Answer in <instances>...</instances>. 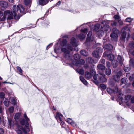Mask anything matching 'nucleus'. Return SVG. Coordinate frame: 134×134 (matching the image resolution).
I'll return each mask as SVG.
<instances>
[{
    "label": "nucleus",
    "instance_id": "1",
    "mask_svg": "<svg viewBox=\"0 0 134 134\" xmlns=\"http://www.w3.org/2000/svg\"><path fill=\"white\" fill-rule=\"evenodd\" d=\"M24 117L25 120L23 119H21L20 121L21 124L23 125H25V126L23 128L21 126L18 125L17 126L18 130L16 132L18 134H23V132L25 134L27 133L30 131V129L29 127V124L28 121L29 119L27 117L26 114L25 113Z\"/></svg>",
    "mask_w": 134,
    "mask_h": 134
},
{
    "label": "nucleus",
    "instance_id": "2",
    "mask_svg": "<svg viewBox=\"0 0 134 134\" xmlns=\"http://www.w3.org/2000/svg\"><path fill=\"white\" fill-rule=\"evenodd\" d=\"M67 42L66 40L64 39L60 43V45L62 47L61 51L63 53L64 57L67 59H70L72 55L70 54V52L72 51L73 48L69 44H67Z\"/></svg>",
    "mask_w": 134,
    "mask_h": 134
},
{
    "label": "nucleus",
    "instance_id": "3",
    "mask_svg": "<svg viewBox=\"0 0 134 134\" xmlns=\"http://www.w3.org/2000/svg\"><path fill=\"white\" fill-rule=\"evenodd\" d=\"M25 9L21 4L14 5L13 7V10L12 11L14 13V18L15 19H19L24 14Z\"/></svg>",
    "mask_w": 134,
    "mask_h": 134
},
{
    "label": "nucleus",
    "instance_id": "4",
    "mask_svg": "<svg viewBox=\"0 0 134 134\" xmlns=\"http://www.w3.org/2000/svg\"><path fill=\"white\" fill-rule=\"evenodd\" d=\"M4 15L3 16L7 17L8 20H10L13 19L14 17V13L12 11L9 10L5 11L4 12Z\"/></svg>",
    "mask_w": 134,
    "mask_h": 134
},
{
    "label": "nucleus",
    "instance_id": "5",
    "mask_svg": "<svg viewBox=\"0 0 134 134\" xmlns=\"http://www.w3.org/2000/svg\"><path fill=\"white\" fill-rule=\"evenodd\" d=\"M102 23L104 25L102 28L101 27V34L102 33V32L103 33L104 31H107L109 30H110L111 29L109 26L108 25L109 24L108 21H103Z\"/></svg>",
    "mask_w": 134,
    "mask_h": 134
},
{
    "label": "nucleus",
    "instance_id": "6",
    "mask_svg": "<svg viewBox=\"0 0 134 134\" xmlns=\"http://www.w3.org/2000/svg\"><path fill=\"white\" fill-rule=\"evenodd\" d=\"M128 25H126L121 30V32L122 34L121 36V39L122 40H124L125 38L126 35V32L127 30V29L129 31H130V28L128 27Z\"/></svg>",
    "mask_w": 134,
    "mask_h": 134
},
{
    "label": "nucleus",
    "instance_id": "7",
    "mask_svg": "<svg viewBox=\"0 0 134 134\" xmlns=\"http://www.w3.org/2000/svg\"><path fill=\"white\" fill-rule=\"evenodd\" d=\"M109 53L108 52L105 51L103 54V56L105 57H108L109 60H111L114 58V55L110 53L111 52L110 51H109Z\"/></svg>",
    "mask_w": 134,
    "mask_h": 134
},
{
    "label": "nucleus",
    "instance_id": "8",
    "mask_svg": "<svg viewBox=\"0 0 134 134\" xmlns=\"http://www.w3.org/2000/svg\"><path fill=\"white\" fill-rule=\"evenodd\" d=\"M85 63V61L83 59H81L79 60H77L76 62L73 61L72 64L75 65L77 66H80L81 65H83Z\"/></svg>",
    "mask_w": 134,
    "mask_h": 134
},
{
    "label": "nucleus",
    "instance_id": "9",
    "mask_svg": "<svg viewBox=\"0 0 134 134\" xmlns=\"http://www.w3.org/2000/svg\"><path fill=\"white\" fill-rule=\"evenodd\" d=\"M100 51V48H97L96 51L93 52L92 53L93 56L97 58H99Z\"/></svg>",
    "mask_w": 134,
    "mask_h": 134
},
{
    "label": "nucleus",
    "instance_id": "10",
    "mask_svg": "<svg viewBox=\"0 0 134 134\" xmlns=\"http://www.w3.org/2000/svg\"><path fill=\"white\" fill-rule=\"evenodd\" d=\"M116 91H114V90H112L110 88H108L107 89V92L109 94H110L112 93H114V94L118 92V89L117 87H116L115 89Z\"/></svg>",
    "mask_w": 134,
    "mask_h": 134
},
{
    "label": "nucleus",
    "instance_id": "11",
    "mask_svg": "<svg viewBox=\"0 0 134 134\" xmlns=\"http://www.w3.org/2000/svg\"><path fill=\"white\" fill-rule=\"evenodd\" d=\"M0 5L4 8H7L8 6V3L3 1H0Z\"/></svg>",
    "mask_w": 134,
    "mask_h": 134
},
{
    "label": "nucleus",
    "instance_id": "12",
    "mask_svg": "<svg viewBox=\"0 0 134 134\" xmlns=\"http://www.w3.org/2000/svg\"><path fill=\"white\" fill-rule=\"evenodd\" d=\"M103 48L105 49L110 50L113 48V47L110 44H108L104 45Z\"/></svg>",
    "mask_w": 134,
    "mask_h": 134
},
{
    "label": "nucleus",
    "instance_id": "13",
    "mask_svg": "<svg viewBox=\"0 0 134 134\" xmlns=\"http://www.w3.org/2000/svg\"><path fill=\"white\" fill-rule=\"evenodd\" d=\"M118 60L119 61V63L121 65H122L124 60L123 58L121 56L119 55L118 57Z\"/></svg>",
    "mask_w": 134,
    "mask_h": 134
},
{
    "label": "nucleus",
    "instance_id": "14",
    "mask_svg": "<svg viewBox=\"0 0 134 134\" xmlns=\"http://www.w3.org/2000/svg\"><path fill=\"white\" fill-rule=\"evenodd\" d=\"M70 43L74 47H76L77 46L76 42L75 39L74 37H72L71 38Z\"/></svg>",
    "mask_w": 134,
    "mask_h": 134
},
{
    "label": "nucleus",
    "instance_id": "15",
    "mask_svg": "<svg viewBox=\"0 0 134 134\" xmlns=\"http://www.w3.org/2000/svg\"><path fill=\"white\" fill-rule=\"evenodd\" d=\"M49 1V0H39L38 2L40 5H44L47 3Z\"/></svg>",
    "mask_w": 134,
    "mask_h": 134
},
{
    "label": "nucleus",
    "instance_id": "16",
    "mask_svg": "<svg viewBox=\"0 0 134 134\" xmlns=\"http://www.w3.org/2000/svg\"><path fill=\"white\" fill-rule=\"evenodd\" d=\"M8 122L9 125L10 127L13 126L14 125V123L13 121L12 120L11 118H8Z\"/></svg>",
    "mask_w": 134,
    "mask_h": 134
},
{
    "label": "nucleus",
    "instance_id": "17",
    "mask_svg": "<svg viewBox=\"0 0 134 134\" xmlns=\"http://www.w3.org/2000/svg\"><path fill=\"white\" fill-rule=\"evenodd\" d=\"M108 23H110L111 26L113 27L116 26H117V23L115 21H108Z\"/></svg>",
    "mask_w": 134,
    "mask_h": 134
},
{
    "label": "nucleus",
    "instance_id": "18",
    "mask_svg": "<svg viewBox=\"0 0 134 134\" xmlns=\"http://www.w3.org/2000/svg\"><path fill=\"white\" fill-rule=\"evenodd\" d=\"M98 76V74H95L93 76V78L94 79L93 82L97 85H98L99 83L98 81L97 80V77Z\"/></svg>",
    "mask_w": 134,
    "mask_h": 134
},
{
    "label": "nucleus",
    "instance_id": "19",
    "mask_svg": "<svg viewBox=\"0 0 134 134\" xmlns=\"http://www.w3.org/2000/svg\"><path fill=\"white\" fill-rule=\"evenodd\" d=\"M113 67L114 68H116L118 65V62L116 60H112L111 62Z\"/></svg>",
    "mask_w": 134,
    "mask_h": 134
},
{
    "label": "nucleus",
    "instance_id": "20",
    "mask_svg": "<svg viewBox=\"0 0 134 134\" xmlns=\"http://www.w3.org/2000/svg\"><path fill=\"white\" fill-rule=\"evenodd\" d=\"M80 79L81 81L85 85H86L87 84V82L84 79L83 77L82 76H80Z\"/></svg>",
    "mask_w": 134,
    "mask_h": 134
},
{
    "label": "nucleus",
    "instance_id": "21",
    "mask_svg": "<svg viewBox=\"0 0 134 134\" xmlns=\"http://www.w3.org/2000/svg\"><path fill=\"white\" fill-rule=\"evenodd\" d=\"M3 101L4 103L5 106L7 107L9 106V102L8 99L7 98L3 99Z\"/></svg>",
    "mask_w": 134,
    "mask_h": 134
},
{
    "label": "nucleus",
    "instance_id": "22",
    "mask_svg": "<svg viewBox=\"0 0 134 134\" xmlns=\"http://www.w3.org/2000/svg\"><path fill=\"white\" fill-rule=\"evenodd\" d=\"M85 75L86 78L87 79H90L92 77V74L88 72H86L85 73Z\"/></svg>",
    "mask_w": 134,
    "mask_h": 134
},
{
    "label": "nucleus",
    "instance_id": "23",
    "mask_svg": "<svg viewBox=\"0 0 134 134\" xmlns=\"http://www.w3.org/2000/svg\"><path fill=\"white\" fill-rule=\"evenodd\" d=\"M74 60L73 61H74V62L77 61V60H78V59L80 58V56L79 55V54H75L74 56Z\"/></svg>",
    "mask_w": 134,
    "mask_h": 134
},
{
    "label": "nucleus",
    "instance_id": "24",
    "mask_svg": "<svg viewBox=\"0 0 134 134\" xmlns=\"http://www.w3.org/2000/svg\"><path fill=\"white\" fill-rule=\"evenodd\" d=\"M118 34L115 33H112L110 35V36L114 39H116L118 37Z\"/></svg>",
    "mask_w": 134,
    "mask_h": 134
},
{
    "label": "nucleus",
    "instance_id": "25",
    "mask_svg": "<svg viewBox=\"0 0 134 134\" xmlns=\"http://www.w3.org/2000/svg\"><path fill=\"white\" fill-rule=\"evenodd\" d=\"M80 53L81 55L84 56H87L88 54V52L84 50L81 51Z\"/></svg>",
    "mask_w": 134,
    "mask_h": 134
},
{
    "label": "nucleus",
    "instance_id": "26",
    "mask_svg": "<svg viewBox=\"0 0 134 134\" xmlns=\"http://www.w3.org/2000/svg\"><path fill=\"white\" fill-rule=\"evenodd\" d=\"M132 54L133 55H134V51L132 52ZM134 60L133 59H131L130 61V64L134 67Z\"/></svg>",
    "mask_w": 134,
    "mask_h": 134
},
{
    "label": "nucleus",
    "instance_id": "27",
    "mask_svg": "<svg viewBox=\"0 0 134 134\" xmlns=\"http://www.w3.org/2000/svg\"><path fill=\"white\" fill-rule=\"evenodd\" d=\"M111 69L109 68L107 69L105 71V74L108 75H109L111 74Z\"/></svg>",
    "mask_w": 134,
    "mask_h": 134
},
{
    "label": "nucleus",
    "instance_id": "28",
    "mask_svg": "<svg viewBox=\"0 0 134 134\" xmlns=\"http://www.w3.org/2000/svg\"><path fill=\"white\" fill-rule=\"evenodd\" d=\"M20 114L19 113H17L15 114L14 118L15 121H18L20 117Z\"/></svg>",
    "mask_w": 134,
    "mask_h": 134
},
{
    "label": "nucleus",
    "instance_id": "29",
    "mask_svg": "<svg viewBox=\"0 0 134 134\" xmlns=\"http://www.w3.org/2000/svg\"><path fill=\"white\" fill-rule=\"evenodd\" d=\"M56 116L57 118H59L60 121H62V118L63 116V115L62 114L59 113H57Z\"/></svg>",
    "mask_w": 134,
    "mask_h": 134
},
{
    "label": "nucleus",
    "instance_id": "30",
    "mask_svg": "<svg viewBox=\"0 0 134 134\" xmlns=\"http://www.w3.org/2000/svg\"><path fill=\"white\" fill-rule=\"evenodd\" d=\"M10 98L11 99V102L13 104H15L16 102V99L15 97H11Z\"/></svg>",
    "mask_w": 134,
    "mask_h": 134
},
{
    "label": "nucleus",
    "instance_id": "31",
    "mask_svg": "<svg viewBox=\"0 0 134 134\" xmlns=\"http://www.w3.org/2000/svg\"><path fill=\"white\" fill-rule=\"evenodd\" d=\"M86 61L87 63H92L93 62V60L91 57L87 58L86 59Z\"/></svg>",
    "mask_w": 134,
    "mask_h": 134
},
{
    "label": "nucleus",
    "instance_id": "32",
    "mask_svg": "<svg viewBox=\"0 0 134 134\" xmlns=\"http://www.w3.org/2000/svg\"><path fill=\"white\" fill-rule=\"evenodd\" d=\"M113 32L112 33H115L118 34L119 31L118 30L116 27L114 28L112 30Z\"/></svg>",
    "mask_w": 134,
    "mask_h": 134
},
{
    "label": "nucleus",
    "instance_id": "33",
    "mask_svg": "<svg viewBox=\"0 0 134 134\" xmlns=\"http://www.w3.org/2000/svg\"><path fill=\"white\" fill-rule=\"evenodd\" d=\"M85 35L81 34H80L78 37L80 39L82 40L85 38Z\"/></svg>",
    "mask_w": 134,
    "mask_h": 134
},
{
    "label": "nucleus",
    "instance_id": "34",
    "mask_svg": "<svg viewBox=\"0 0 134 134\" xmlns=\"http://www.w3.org/2000/svg\"><path fill=\"white\" fill-rule=\"evenodd\" d=\"M99 25L97 24L95 25L94 27V30L98 32L97 34H99L98 33H99L98 32L99 31Z\"/></svg>",
    "mask_w": 134,
    "mask_h": 134
},
{
    "label": "nucleus",
    "instance_id": "35",
    "mask_svg": "<svg viewBox=\"0 0 134 134\" xmlns=\"http://www.w3.org/2000/svg\"><path fill=\"white\" fill-rule=\"evenodd\" d=\"M113 79L116 82L119 81L120 79V77L119 76L115 75L114 76Z\"/></svg>",
    "mask_w": 134,
    "mask_h": 134
},
{
    "label": "nucleus",
    "instance_id": "36",
    "mask_svg": "<svg viewBox=\"0 0 134 134\" xmlns=\"http://www.w3.org/2000/svg\"><path fill=\"white\" fill-rule=\"evenodd\" d=\"M92 35V32L91 31L89 32L88 34V37L86 41H88L91 40L90 37Z\"/></svg>",
    "mask_w": 134,
    "mask_h": 134
},
{
    "label": "nucleus",
    "instance_id": "37",
    "mask_svg": "<svg viewBox=\"0 0 134 134\" xmlns=\"http://www.w3.org/2000/svg\"><path fill=\"white\" fill-rule=\"evenodd\" d=\"M124 71L125 72H128L130 70L129 66L128 65H126L124 66Z\"/></svg>",
    "mask_w": 134,
    "mask_h": 134
},
{
    "label": "nucleus",
    "instance_id": "38",
    "mask_svg": "<svg viewBox=\"0 0 134 134\" xmlns=\"http://www.w3.org/2000/svg\"><path fill=\"white\" fill-rule=\"evenodd\" d=\"M24 3L26 5H30L31 3V0H25Z\"/></svg>",
    "mask_w": 134,
    "mask_h": 134
},
{
    "label": "nucleus",
    "instance_id": "39",
    "mask_svg": "<svg viewBox=\"0 0 134 134\" xmlns=\"http://www.w3.org/2000/svg\"><path fill=\"white\" fill-rule=\"evenodd\" d=\"M76 71L80 74L83 75L84 74V71L83 69H76Z\"/></svg>",
    "mask_w": 134,
    "mask_h": 134
},
{
    "label": "nucleus",
    "instance_id": "40",
    "mask_svg": "<svg viewBox=\"0 0 134 134\" xmlns=\"http://www.w3.org/2000/svg\"><path fill=\"white\" fill-rule=\"evenodd\" d=\"M127 80L126 78H123L121 79V82L122 83L125 84L127 82Z\"/></svg>",
    "mask_w": 134,
    "mask_h": 134
},
{
    "label": "nucleus",
    "instance_id": "41",
    "mask_svg": "<svg viewBox=\"0 0 134 134\" xmlns=\"http://www.w3.org/2000/svg\"><path fill=\"white\" fill-rule=\"evenodd\" d=\"M131 96L130 95H127L126 97H125V102H128L130 100V99L131 98Z\"/></svg>",
    "mask_w": 134,
    "mask_h": 134
},
{
    "label": "nucleus",
    "instance_id": "42",
    "mask_svg": "<svg viewBox=\"0 0 134 134\" xmlns=\"http://www.w3.org/2000/svg\"><path fill=\"white\" fill-rule=\"evenodd\" d=\"M129 47L131 49L134 48V43L133 42H131L129 44Z\"/></svg>",
    "mask_w": 134,
    "mask_h": 134
},
{
    "label": "nucleus",
    "instance_id": "43",
    "mask_svg": "<svg viewBox=\"0 0 134 134\" xmlns=\"http://www.w3.org/2000/svg\"><path fill=\"white\" fill-rule=\"evenodd\" d=\"M133 19L131 18L130 17H128L125 20V21L127 22H130L133 20Z\"/></svg>",
    "mask_w": 134,
    "mask_h": 134
},
{
    "label": "nucleus",
    "instance_id": "44",
    "mask_svg": "<svg viewBox=\"0 0 134 134\" xmlns=\"http://www.w3.org/2000/svg\"><path fill=\"white\" fill-rule=\"evenodd\" d=\"M17 70L19 71L20 74H21L22 73V70L21 68L19 66H17L16 67Z\"/></svg>",
    "mask_w": 134,
    "mask_h": 134
},
{
    "label": "nucleus",
    "instance_id": "45",
    "mask_svg": "<svg viewBox=\"0 0 134 134\" xmlns=\"http://www.w3.org/2000/svg\"><path fill=\"white\" fill-rule=\"evenodd\" d=\"M14 109V107H10L8 109L9 111L11 113H12L13 112Z\"/></svg>",
    "mask_w": 134,
    "mask_h": 134
},
{
    "label": "nucleus",
    "instance_id": "46",
    "mask_svg": "<svg viewBox=\"0 0 134 134\" xmlns=\"http://www.w3.org/2000/svg\"><path fill=\"white\" fill-rule=\"evenodd\" d=\"M134 79V73L129 77V79L130 81H132Z\"/></svg>",
    "mask_w": 134,
    "mask_h": 134
},
{
    "label": "nucleus",
    "instance_id": "47",
    "mask_svg": "<svg viewBox=\"0 0 134 134\" xmlns=\"http://www.w3.org/2000/svg\"><path fill=\"white\" fill-rule=\"evenodd\" d=\"M117 21L119 25L122 26L123 25V22L120 19H119Z\"/></svg>",
    "mask_w": 134,
    "mask_h": 134
},
{
    "label": "nucleus",
    "instance_id": "48",
    "mask_svg": "<svg viewBox=\"0 0 134 134\" xmlns=\"http://www.w3.org/2000/svg\"><path fill=\"white\" fill-rule=\"evenodd\" d=\"M5 96V93L3 92L0 93V98H3Z\"/></svg>",
    "mask_w": 134,
    "mask_h": 134
},
{
    "label": "nucleus",
    "instance_id": "49",
    "mask_svg": "<svg viewBox=\"0 0 134 134\" xmlns=\"http://www.w3.org/2000/svg\"><path fill=\"white\" fill-rule=\"evenodd\" d=\"M107 79L104 76L102 77L101 76V82H104L106 81Z\"/></svg>",
    "mask_w": 134,
    "mask_h": 134
},
{
    "label": "nucleus",
    "instance_id": "50",
    "mask_svg": "<svg viewBox=\"0 0 134 134\" xmlns=\"http://www.w3.org/2000/svg\"><path fill=\"white\" fill-rule=\"evenodd\" d=\"M67 121L70 124H72L73 123L72 120L70 118H68L67 120Z\"/></svg>",
    "mask_w": 134,
    "mask_h": 134
},
{
    "label": "nucleus",
    "instance_id": "51",
    "mask_svg": "<svg viewBox=\"0 0 134 134\" xmlns=\"http://www.w3.org/2000/svg\"><path fill=\"white\" fill-rule=\"evenodd\" d=\"M114 18L115 20H119L120 19V17L118 15H115L114 16Z\"/></svg>",
    "mask_w": 134,
    "mask_h": 134
},
{
    "label": "nucleus",
    "instance_id": "52",
    "mask_svg": "<svg viewBox=\"0 0 134 134\" xmlns=\"http://www.w3.org/2000/svg\"><path fill=\"white\" fill-rule=\"evenodd\" d=\"M81 31L84 34H86L87 32V29H82L81 30Z\"/></svg>",
    "mask_w": 134,
    "mask_h": 134
},
{
    "label": "nucleus",
    "instance_id": "53",
    "mask_svg": "<svg viewBox=\"0 0 134 134\" xmlns=\"http://www.w3.org/2000/svg\"><path fill=\"white\" fill-rule=\"evenodd\" d=\"M96 72L94 70H90V74H92V76L95 74Z\"/></svg>",
    "mask_w": 134,
    "mask_h": 134
},
{
    "label": "nucleus",
    "instance_id": "54",
    "mask_svg": "<svg viewBox=\"0 0 134 134\" xmlns=\"http://www.w3.org/2000/svg\"><path fill=\"white\" fill-rule=\"evenodd\" d=\"M106 88V86L105 85L103 84H101V88L103 89H105Z\"/></svg>",
    "mask_w": 134,
    "mask_h": 134
},
{
    "label": "nucleus",
    "instance_id": "55",
    "mask_svg": "<svg viewBox=\"0 0 134 134\" xmlns=\"http://www.w3.org/2000/svg\"><path fill=\"white\" fill-rule=\"evenodd\" d=\"M4 130L2 128H0V134H4Z\"/></svg>",
    "mask_w": 134,
    "mask_h": 134
},
{
    "label": "nucleus",
    "instance_id": "56",
    "mask_svg": "<svg viewBox=\"0 0 134 134\" xmlns=\"http://www.w3.org/2000/svg\"><path fill=\"white\" fill-rule=\"evenodd\" d=\"M122 75V72L121 71H119L117 73V74L116 75L117 76H119V77L121 76Z\"/></svg>",
    "mask_w": 134,
    "mask_h": 134
},
{
    "label": "nucleus",
    "instance_id": "57",
    "mask_svg": "<svg viewBox=\"0 0 134 134\" xmlns=\"http://www.w3.org/2000/svg\"><path fill=\"white\" fill-rule=\"evenodd\" d=\"M3 108L0 105V113L1 114H2L3 113Z\"/></svg>",
    "mask_w": 134,
    "mask_h": 134
},
{
    "label": "nucleus",
    "instance_id": "58",
    "mask_svg": "<svg viewBox=\"0 0 134 134\" xmlns=\"http://www.w3.org/2000/svg\"><path fill=\"white\" fill-rule=\"evenodd\" d=\"M108 68H109L110 66V63L109 62H106Z\"/></svg>",
    "mask_w": 134,
    "mask_h": 134
},
{
    "label": "nucleus",
    "instance_id": "59",
    "mask_svg": "<svg viewBox=\"0 0 134 134\" xmlns=\"http://www.w3.org/2000/svg\"><path fill=\"white\" fill-rule=\"evenodd\" d=\"M118 99H119L120 100H121V101L123 102V101H122V96H121V95L120 96H118Z\"/></svg>",
    "mask_w": 134,
    "mask_h": 134
},
{
    "label": "nucleus",
    "instance_id": "60",
    "mask_svg": "<svg viewBox=\"0 0 134 134\" xmlns=\"http://www.w3.org/2000/svg\"><path fill=\"white\" fill-rule=\"evenodd\" d=\"M131 103H134V96H133L131 98Z\"/></svg>",
    "mask_w": 134,
    "mask_h": 134
},
{
    "label": "nucleus",
    "instance_id": "61",
    "mask_svg": "<svg viewBox=\"0 0 134 134\" xmlns=\"http://www.w3.org/2000/svg\"><path fill=\"white\" fill-rule=\"evenodd\" d=\"M105 69V66L102 65H101V70H104Z\"/></svg>",
    "mask_w": 134,
    "mask_h": 134
},
{
    "label": "nucleus",
    "instance_id": "62",
    "mask_svg": "<svg viewBox=\"0 0 134 134\" xmlns=\"http://www.w3.org/2000/svg\"><path fill=\"white\" fill-rule=\"evenodd\" d=\"M52 45V43H50L49 44L48 46H47V48H46V49H48V48L51 46Z\"/></svg>",
    "mask_w": 134,
    "mask_h": 134
},
{
    "label": "nucleus",
    "instance_id": "63",
    "mask_svg": "<svg viewBox=\"0 0 134 134\" xmlns=\"http://www.w3.org/2000/svg\"><path fill=\"white\" fill-rule=\"evenodd\" d=\"M97 69L99 70H100V65L99 64L97 67Z\"/></svg>",
    "mask_w": 134,
    "mask_h": 134
},
{
    "label": "nucleus",
    "instance_id": "64",
    "mask_svg": "<svg viewBox=\"0 0 134 134\" xmlns=\"http://www.w3.org/2000/svg\"><path fill=\"white\" fill-rule=\"evenodd\" d=\"M131 85V84L130 83H128L125 85V86L127 87L130 86Z\"/></svg>",
    "mask_w": 134,
    "mask_h": 134
}]
</instances>
